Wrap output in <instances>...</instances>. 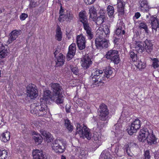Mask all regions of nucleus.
I'll use <instances>...</instances> for the list:
<instances>
[{
    "label": "nucleus",
    "mask_w": 159,
    "mask_h": 159,
    "mask_svg": "<svg viewBox=\"0 0 159 159\" xmlns=\"http://www.w3.org/2000/svg\"><path fill=\"white\" fill-rule=\"evenodd\" d=\"M138 139L139 141L144 143L146 142L149 145L156 144L158 139L152 130L144 128L139 131Z\"/></svg>",
    "instance_id": "1"
},
{
    "label": "nucleus",
    "mask_w": 159,
    "mask_h": 159,
    "mask_svg": "<svg viewBox=\"0 0 159 159\" xmlns=\"http://www.w3.org/2000/svg\"><path fill=\"white\" fill-rule=\"evenodd\" d=\"M79 20L82 23L88 39H92L93 37V35L92 32V29L88 23L87 13L85 11H81L79 13Z\"/></svg>",
    "instance_id": "2"
},
{
    "label": "nucleus",
    "mask_w": 159,
    "mask_h": 159,
    "mask_svg": "<svg viewBox=\"0 0 159 159\" xmlns=\"http://www.w3.org/2000/svg\"><path fill=\"white\" fill-rule=\"evenodd\" d=\"M43 102L34 103L31 106L30 112L31 113L39 116H44L48 112L47 107Z\"/></svg>",
    "instance_id": "3"
},
{
    "label": "nucleus",
    "mask_w": 159,
    "mask_h": 159,
    "mask_svg": "<svg viewBox=\"0 0 159 159\" xmlns=\"http://www.w3.org/2000/svg\"><path fill=\"white\" fill-rule=\"evenodd\" d=\"M136 144L133 143H129L128 144H125L124 147V152L122 150V147L119 144H117L115 149L114 152L116 155V156L120 157L122 156L124 154H126L129 156L132 157L133 154L130 151V148L136 147Z\"/></svg>",
    "instance_id": "4"
},
{
    "label": "nucleus",
    "mask_w": 159,
    "mask_h": 159,
    "mask_svg": "<svg viewBox=\"0 0 159 159\" xmlns=\"http://www.w3.org/2000/svg\"><path fill=\"white\" fill-rule=\"evenodd\" d=\"M105 38L103 36L102 29L99 27L96 31V38L95 40V44L98 48H107L108 47V42Z\"/></svg>",
    "instance_id": "5"
},
{
    "label": "nucleus",
    "mask_w": 159,
    "mask_h": 159,
    "mask_svg": "<svg viewBox=\"0 0 159 159\" xmlns=\"http://www.w3.org/2000/svg\"><path fill=\"white\" fill-rule=\"evenodd\" d=\"M66 147V141L62 139H56L51 145L52 150L56 153H61L65 150Z\"/></svg>",
    "instance_id": "6"
},
{
    "label": "nucleus",
    "mask_w": 159,
    "mask_h": 159,
    "mask_svg": "<svg viewBox=\"0 0 159 159\" xmlns=\"http://www.w3.org/2000/svg\"><path fill=\"white\" fill-rule=\"evenodd\" d=\"M76 126V134H79L81 137L86 138L88 140L91 139V135L89 129L86 126L84 125H81L79 123H77Z\"/></svg>",
    "instance_id": "7"
},
{
    "label": "nucleus",
    "mask_w": 159,
    "mask_h": 159,
    "mask_svg": "<svg viewBox=\"0 0 159 159\" xmlns=\"http://www.w3.org/2000/svg\"><path fill=\"white\" fill-rule=\"evenodd\" d=\"M100 113L99 118L102 121H106L107 123L108 119L109 110L107 106L104 104H101L98 109Z\"/></svg>",
    "instance_id": "8"
},
{
    "label": "nucleus",
    "mask_w": 159,
    "mask_h": 159,
    "mask_svg": "<svg viewBox=\"0 0 159 159\" xmlns=\"http://www.w3.org/2000/svg\"><path fill=\"white\" fill-rule=\"evenodd\" d=\"M141 126V121L138 118L135 119L131 125H129L127 129L128 133L129 135H132L133 134L136 133L140 128Z\"/></svg>",
    "instance_id": "9"
},
{
    "label": "nucleus",
    "mask_w": 159,
    "mask_h": 159,
    "mask_svg": "<svg viewBox=\"0 0 159 159\" xmlns=\"http://www.w3.org/2000/svg\"><path fill=\"white\" fill-rule=\"evenodd\" d=\"M26 94L27 97L31 99H34L38 96V91L35 85L29 84L27 87Z\"/></svg>",
    "instance_id": "10"
},
{
    "label": "nucleus",
    "mask_w": 159,
    "mask_h": 159,
    "mask_svg": "<svg viewBox=\"0 0 159 159\" xmlns=\"http://www.w3.org/2000/svg\"><path fill=\"white\" fill-rule=\"evenodd\" d=\"M118 54V52L116 50H110L107 53L106 57L107 59H110L115 64H117L119 63L120 61Z\"/></svg>",
    "instance_id": "11"
},
{
    "label": "nucleus",
    "mask_w": 159,
    "mask_h": 159,
    "mask_svg": "<svg viewBox=\"0 0 159 159\" xmlns=\"http://www.w3.org/2000/svg\"><path fill=\"white\" fill-rule=\"evenodd\" d=\"M143 42L134 41L131 45V48L133 50L134 49L138 52L141 53L145 50V47Z\"/></svg>",
    "instance_id": "12"
},
{
    "label": "nucleus",
    "mask_w": 159,
    "mask_h": 159,
    "mask_svg": "<svg viewBox=\"0 0 159 159\" xmlns=\"http://www.w3.org/2000/svg\"><path fill=\"white\" fill-rule=\"evenodd\" d=\"M50 86L52 92V95L63 93V89L60 84L57 83H52L50 84Z\"/></svg>",
    "instance_id": "13"
},
{
    "label": "nucleus",
    "mask_w": 159,
    "mask_h": 159,
    "mask_svg": "<svg viewBox=\"0 0 159 159\" xmlns=\"http://www.w3.org/2000/svg\"><path fill=\"white\" fill-rule=\"evenodd\" d=\"M91 59V56H89L88 54L85 55L81 59V63L82 66L85 69L89 68L92 64V61Z\"/></svg>",
    "instance_id": "14"
},
{
    "label": "nucleus",
    "mask_w": 159,
    "mask_h": 159,
    "mask_svg": "<svg viewBox=\"0 0 159 159\" xmlns=\"http://www.w3.org/2000/svg\"><path fill=\"white\" fill-rule=\"evenodd\" d=\"M76 42L79 49L82 50L85 48L86 40L84 36L82 34H81L77 36Z\"/></svg>",
    "instance_id": "15"
},
{
    "label": "nucleus",
    "mask_w": 159,
    "mask_h": 159,
    "mask_svg": "<svg viewBox=\"0 0 159 159\" xmlns=\"http://www.w3.org/2000/svg\"><path fill=\"white\" fill-rule=\"evenodd\" d=\"M56 59V65L57 66H61L64 63L65 57L61 53H59V52L56 50L54 53Z\"/></svg>",
    "instance_id": "16"
},
{
    "label": "nucleus",
    "mask_w": 159,
    "mask_h": 159,
    "mask_svg": "<svg viewBox=\"0 0 159 159\" xmlns=\"http://www.w3.org/2000/svg\"><path fill=\"white\" fill-rule=\"evenodd\" d=\"M124 28V25L123 22L120 20H119L116 25V34L118 36L124 34L125 33Z\"/></svg>",
    "instance_id": "17"
},
{
    "label": "nucleus",
    "mask_w": 159,
    "mask_h": 159,
    "mask_svg": "<svg viewBox=\"0 0 159 159\" xmlns=\"http://www.w3.org/2000/svg\"><path fill=\"white\" fill-rule=\"evenodd\" d=\"M32 154L34 159H47L46 156L43 154V152L41 150H34Z\"/></svg>",
    "instance_id": "18"
},
{
    "label": "nucleus",
    "mask_w": 159,
    "mask_h": 159,
    "mask_svg": "<svg viewBox=\"0 0 159 159\" xmlns=\"http://www.w3.org/2000/svg\"><path fill=\"white\" fill-rule=\"evenodd\" d=\"M76 44L72 43L70 45L69 47V50L67 55V58L68 60H70L75 55L76 51Z\"/></svg>",
    "instance_id": "19"
},
{
    "label": "nucleus",
    "mask_w": 159,
    "mask_h": 159,
    "mask_svg": "<svg viewBox=\"0 0 159 159\" xmlns=\"http://www.w3.org/2000/svg\"><path fill=\"white\" fill-rule=\"evenodd\" d=\"M50 91L48 89H46L44 90L42 97L40 98V102L47 103V101L49 98L51 99V97L52 95H51Z\"/></svg>",
    "instance_id": "20"
},
{
    "label": "nucleus",
    "mask_w": 159,
    "mask_h": 159,
    "mask_svg": "<svg viewBox=\"0 0 159 159\" xmlns=\"http://www.w3.org/2000/svg\"><path fill=\"white\" fill-rule=\"evenodd\" d=\"M102 134L100 132H94L93 133V142L94 143L97 144L98 147L101 145L102 143Z\"/></svg>",
    "instance_id": "21"
},
{
    "label": "nucleus",
    "mask_w": 159,
    "mask_h": 159,
    "mask_svg": "<svg viewBox=\"0 0 159 159\" xmlns=\"http://www.w3.org/2000/svg\"><path fill=\"white\" fill-rule=\"evenodd\" d=\"M150 22L151 25L153 33H156L159 27V22L157 19L153 16L151 17Z\"/></svg>",
    "instance_id": "22"
},
{
    "label": "nucleus",
    "mask_w": 159,
    "mask_h": 159,
    "mask_svg": "<svg viewBox=\"0 0 159 159\" xmlns=\"http://www.w3.org/2000/svg\"><path fill=\"white\" fill-rule=\"evenodd\" d=\"M62 94L63 93H61L59 94L52 95L51 97V99L52 100L55 101L57 104H62L63 102L64 98Z\"/></svg>",
    "instance_id": "23"
},
{
    "label": "nucleus",
    "mask_w": 159,
    "mask_h": 159,
    "mask_svg": "<svg viewBox=\"0 0 159 159\" xmlns=\"http://www.w3.org/2000/svg\"><path fill=\"white\" fill-rule=\"evenodd\" d=\"M20 31L16 30H13L10 34V37L7 40V43L8 44L11 43L15 40L20 34Z\"/></svg>",
    "instance_id": "24"
},
{
    "label": "nucleus",
    "mask_w": 159,
    "mask_h": 159,
    "mask_svg": "<svg viewBox=\"0 0 159 159\" xmlns=\"http://www.w3.org/2000/svg\"><path fill=\"white\" fill-rule=\"evenodd\" d=\"M115 131L114 132L116 137L120 138L123 135L122 128L120 124H116L115 125Z\"/></svg>",
    "instance_id": "25"
},
{
    "label": "nucleus",
    "mask_w": 159,
    "mask_h": 159,
    "mask_svg": "<svg viewBox=\"0 0 159 159\" xmlns=\"http://www.w3.org/2000/svg\"><path fill=\"white\" fill-rule=\"evenodd\" d=\"M9 54V49L5 47L2 43H0V57L4 58Z\"/></svg>",
    "instance_id": "26"
},
{
    "label": "nucleus",
    "mask_w": 159,
    "mask_h": 159,
    "mask_svg": "<svg viewBox=\"0 0 159 159\" xmlns=\"http://www.w3.org/2000/svg\"><path fill=\"white\" fill-rule=\"evenodd\" d=\"M33 139L35 143L38 145L41 144L43 141V139L41 135L37 132L34 131L32 133Z\"/></svg>",
    "instance_id": "27"
},
{
    "label": "nucleus",
    "mask_w": 159,
    "mask_h": 159,
    "mask_svg": "<svg viewBox=\"0 0 159 159\" xmlns=\"http://www.w3.org/2000/svg\"><path fill=\"white\" fill-rule=\"evenodd\" d=\"M89 18L93 21H95L97 16V12L94 7H91L89 9Z\"/></svg>",
    "instance_id": "28"
},
{
    "label": "nucleus",
    "mask_w": 159,
    "mask_h": 159,
    "mask_svg": "<svg viewBox=\"0 0 159 159\" xmlns=\"http://www.w3.org/2000/svg\"><path fill=\"white\" fill-rule=\"evenodd\" d=\"M40 132L41 134L43 136L48 143L51 142L53 140L52 136L49 133L43 130V129L40 130Z\"/></svg>",
    "instance_id": "29"
},
{
    "label": "nucleus",
    "mask_w": 159,
    "mask_h": 159,
    "mask_svg": "<svg viewBox=\"0 0 159 159\" xmlns=\"http://www.w3.org/2000/svg\"><path fill=\"white\" fill-rule=\"evenodd\" d=\"M139 8L140 10L143 12H147L149 9V6L145 1H141L140 2Z\"/></svg>",
    "instance_id": "30"
},
{
    "label": "nucleus",
    "mask_w": 159,
    "mask_h": 159,
    "mask_svg": "<svg viewBox=\"0 0 159 159\" xmlns=\"http://www.w3.org/2000/svg\"><path fill=\"white\" fill-rule=\"evenodd\" d=\"M10 133L8 131H6L3 133L0 136V139L2 141L6 143L10 139Z\"/></svg>",
    "instance_id": "31"
},
{
    "label": "nucleus",
    "mask_w": 159,
    "mask_h": 159,
    "mask_svg": "<svg viewBox=\"0 0 159 159\" xmlns=\"http://www.w3.org/2000/svg\"><path fill=\"white\" fill-rule=\"evenodd\" d=\"M125 2L123 0H117V9L118 11L123 12L124 11Z\"/></svg>",
    "instance_id": "32"
},
{
    "label": "nucleus",
    "mask_w": 159,
    "mask_h": 159,
    "mask_svg": "<svg viewBox=\"0 0 159 159\" xmlns=\"http://www.w3.org/2000/svg\"><path fill=\"white\" fill-rule=\"evenodd\" d=\"M102 29L103 36L105 37H108L110 34V27L108 25H105Z\"/></svg>",
    "instance_id": "33"
},
{
    "label": "nucleus",
    "mask_w": 159,
    "mask_h": 159,
    "mask_svg": "<svg viewBox=\"0 0 159 159\" xmlns=\"http://www.w3.org/2000/svg\"><path fill=\"white\" fill-rule=\"evenodd\" d=\"M62 38V32L61 28L58 27L56 31L55 39L58 41H60L61 40Z\"/></svg>",
    "instance_id": "34"
},
{
    "label": "nucleus",
    "mask_w": 159,
    "mask_h": 159,
    "mask_svg": "<svg viewBox=\"0 0 159 159\" xmlns=\"http://www.w3.org/2000/svg\"><path fill=\"white\" fill-rule=\"evenodd\" d=\"M144 47H145V50H149L152 49V48L153 45L151 41L148 40H146L144 42H143Z\"/></svg>",
    "instance_id": "35"
},
{
    "label": "nucleus",
    "mask_w": 159,
    "mask_h": 159,
    "mask_svg": "<svg viewBox=\"0 0 159 159\" xmlns=\"http://www.w3.org/2000/svg\"><path fill=\"white\" fill-rule=\"evenodd\" d=\"M105 20V16H99V17L97 18L96 17V20L94 21H95L97 25H99L103 23Z\"/></svg>",
    "instance_id": "36"
},
{
    "label": "nucleus",
    "mask_w": 159,
    "mask_h": 159,
    "mask_svg": "<svg viewBox=\"0 0 159 159\" xmlns=\"http://www.w3.org/2000/svg\"><path fill=\"white\" fill-rule=\"evenodd\" d=\"M107 10L108 16L110 17H112L114 12V7L112 6L109 5L107 7Z\"/></svg>",
    "instance_id": "37"
},
{
    "label": "nucleus",
    "mask_w": 159,
    "mask_h": 159,
    "mask_svg": "<svg viewBox=\"0 0 159 159\" xmlns=\"http://www.w3.org/2000/svg\"><path fill=\"white\" fill-rule=\"evenodd\" d=\"M99 78L96 76H93L91 77L90 81L93 84L96 85L101 81L100 80H99Z\"/></svg>",
    "instance_id": "38"
},
{
    "label": "nucleus",
    "mask_w": 159,
    "mask_h": 159,
    "mask_svg": "<svg viewBox=\"0 0 159 159\" xmlns=\"http://www.w3.org/2000/svg\"><path fill=\"white\" fill-rule=\"evenodd\" d=\"M65 125L66 127L69 131H71L73 129V128L69 120L68 119H66L65 120Z\"/></svg>",
    "instance_id": "39"
},
{
    "label": "nucleus",
    "mask_w": 159,
    "mask_h": 159,
    "mask_svg": "<svg viewBox=\"0 0 159 159\" xmlns=\"http://www.w3.org/2000/svg\"><path fill=\"white\" fill-rule=\"evenodd\" d=\"M100 159H111L110 153L108 152L102 153L101 155Z\"/></svg>",
    "instance_id": "40"
},
{
    "label": "nucleus",
    "mask_w": 159,
    "mask_h": 159,
    "mask_svg": "<svg viewBox=\"0 0 159 159\" xmlns=\"http://www.w3.org/2000/svg\"><path fill=\"white\" fill-rule=\"evenodd\" d=\"M135 66L139 69H143L146 67V64L144 62H142L141 61H139L137 62Z\"/></svg>",
    "instance_id": "41"
},
{
    "label": "nucleus",
    "mask_w": 159,
    "mask_h": 159,
    "mask_svg": "<svg viewBox=\"0 0 159 159\" xmlns=\"http://www.w3.org/2000/svg\"><path fill=\"white\" fill-rule=\"evenodd\" d=\"M112 73L113 70L111 68L109 67L106 68L105 69V73L107 78H109Z\"/></svg>",
    "instance_id": "42"
},
{
    "label": "nucleus",
    "mask_w": 159,
    "mask_h": 159,
    "mask_svg": "<svg viewBox=\"0 0 159 159\" xmlns=\"http://www.w3.org/2000/svg\"><path fill=\"white\" fill-rule=\"evenodd\" d=\"M130 115V112L128 111L123 109L121 115V118L123 119L125 118L129 117Z\"/></svg>",
    "instance_id": "43"
},
{
    "label": "nucleus",
    "mask_w": 159,
    "mask_h": 159,
    "mask_svg": "<svg viewBox=\"0 0 159 159\" xmlns=\"http://www.w3.org/2000/svg\"><path fill=\"white\" fill-rule=\"evenodd\" d=\"M66 15L67 21L70 22L73 20L74 16L73 14L71 12L69 11Z\"/></svg>",
    "instance_id": "44"
},
{
    "label": "nucleus",
    "mask_w": 159,
    "mask_h": 159,
    "mask_svg": "<svg viewBox=\"0 0 159 159\" xmlns=\"http://www.w3.org/2000/svg\"><path fill=\"white\" fill-rule=\"evenodd\" d=\"M7 157V152L6 150H0V157H1V159H6Z\"/></svg>",
    "instance_id": "45"
},
{
    "label": "nucleus",
    "mask_w": 159,
    "mask_h": 159,
    "mask_svg": "<svg viewBox=\"0 0 159 159\" xmlns=\"http://www.w3.org/2000/svg\"><path fill=\"white\" fill-rule=\"evenodd\" d=\"M70 68L72 72L75 75H77L79 74V70L75 65H71Z\"/></svg>",
    "instance_id": "46"
},
{
    "label": "nucleus",
    "mask_w": 159,
    "mask_h": 159,
    "mask_svg": "<svg viewBox=\"0 0 159 159\" xmlns=\"http://www.w3.org/2000/svg\"><path fill=\"white\" fill-rule=\"evenodd\" d=\"M129 56L130 58L133 61H135L137 60V55L134 52L130 51L129 53Z\"/></svg>",
    "instance_id": "47"
},
{
    "label": "nucleus",
    "mask_w": 159,
    "mask_h": 159,
    "mask_svg": "<svg viewBox=\"0 0 159 159\" xmlns=\"http://www.w3.org/2000/svg\"><path fill=\"white\" fill-rule=\"evenodd\" d=\"M139 27L140 29H144L145 32L146 33H148V28L145 23L143 22L139 24Z\"/></svg>",
    "instance_id": "48"
},
{
    "label": "nucleus",
    "mask_w": 159,
    "mask_h": 159,
    "mask_svg": "<svg viewBox=\"0 0 159 159\" xmlns=\"http://www.w3.org/2000/svg\"><path fill=\"white\" fill-rule=\"evenodd\" d=\"M152 66L154 68H158L159 66V61L157 58H154L152 60Z\"/></svg>",
    "instance_id": "49"
},
{
    "label": "nucleus",
    "mask_w": 159,
    "mask_h": 159,
    "mask_svg": "<svg viewBox=\"0 0 159 159\" xmlns=\"http://www.w3.org/2000/svg\"><path fill=\"white\" fill-rule=\"evenodd\" d=\"M100 72L103 73V71L99 69H97L93 70L92 73V76H95L97 77L98 74Z\"/></svg>",
    "instance_id": "50"
},
{
    "label": "nucleus",
    "mask_w": 159,
    "mask_h": 159,
    "mask_svg": "<svg viewBox=\"0 0 159 159\" xmlns=\"http://www.w3.org/2000/svg\"><path fill=\"white\" fill-rule=\"evenodd\" d=\"M58 20L60 22H63L65 20L66 21V15H59Z\"/></svg>",
    "instance_id": "51"
},
{
    "label": "nucleus",
    "mask_w": 159,
    "mask_h": 159,
    "mask_svg": "<svg viewBox=\"0 0 159 159\" xmlns=\"http://www.w3.org/2000/svg\"><path fill=\"white\" fill-rule=\"evenodd\" d=\"M144 156L145 159H150L151 157L149 151L147 150L144 152Z\"/></svg>",
    "instance_id": "52"
},
{
    "label": "nucleus",
    "mask_w": 159,
    "mask_h": 159,
    "mask_svg": "<svg viewBox=\"0 0 159 159\" xmlns=\"http://www.w3.org/2000/svg\"><path fill=\"white\" fill-rule=\"evenodd\" d=\"M28 16L27 14L25 13H22L20 16V19L21 20H25Z\"/></svg>",
    "instance_id": "53"
},
{
    "label": "nucleus",
    "mask_w": 159,
    "mask_h": 159,
    "mask_svg": "<svg viewBox=\"0 0 159 159\" xmlns=\"http://www.w3.org/2000/svg\"><path fill=\"white\" fill-rule=\"evenodd\" d=\"M78 105H80V106H83L86 103L83 100L81 99H79L77 103Z\"/></svg>",
    "instance_id": "54"
},
{
    "label": "nucleus",
    "mask_w": 159,
    "mask_h": 159,
    "mask_svg": "<svg viewBox=\"0 0 159 159\" xmlns=\"http://www.w3.org/2000/svg\"><path fill=\"white\" fill-rule=\"evenodd\" d=\"M100 16H105V11L103 9H101L99 11Z\"/></svg>",
    "instance_id": "55"
},
{
    "label": "nucleus",
    "mask_w": 159,
    "mask_h": 159,
    "mask_svg": "<svg viewBox=\"0 0 159 159\" xmlns=\"http://www.w3.org/2000/svg\"><path fill=\"white\" fill-rule=\"evenodd\" d=\"M95 0H84V2L87 5L92 4Z\"/></svg>",
    "instance_id": "56"
},
{
    "label": "nucleus",
    "mask_w": 159,
    "mask_h": 159,
    "mask_svg": "<svg viewBox=\"0 0 159 159\" xmlns=\"http://www.w3.org/2000/svg\"><path fill=\"white\" fill-rule=\"evenodd\" d=\"M140 16V14L139 12H137L135 14L134 16V19L135 18L136 19H138Z\"/></svg>",
    "instance_id": "57"
},
{
    "label": "nucleus",
    "mask_w": 159,
    "mask_h": 159,
    "mask_svg": "<svg viewBox=\"0 0 159 159\" xmlns=\"http://www.w3.org/2000/svg\"><path fill=\"white\" fill-rule=\"evenodd\" d=\"M64 10L62 8V7L61 6L59 12V15H62L64 14Z\"/></svg>",
    "instance_id": "58"
},
{
    "label": "nucleus",
    "mask_w": 159,
    "mask_h": 159,
    "mask_svg": "<svg viewBox=\"0 0 159 159\" xmlns=\"http://www.w3.org/2000/svg\"><path fill=\"white\" fill-rule=\"evenodd\" d=\"M102 124H98V125H100L101 127L102 128V127H103L105 125V123L104 122H102L101 123Z\"/></svg>",
    "instance_id": "59"
},
{
    "label": "nucleus",
    "mask_w": 159,
    "mask_h": 159,
    "mask_svg": "<svg viewBox=\"0 0 159 159\" xmlns=\"http://www.w3.org/2000/svg\"><path fill=\"white\" fill-rule=\"evenodd\" d=\"M76 149L78 151H77L75 154H77L79 153L80 152L78 151L79 150H80V148H76Z\"/></svg>",
    "instance_id": "60"
},
{
    "label": "nucleus",
    "mask_w": 159,
    "mask_h": 159,
    "mask_svg": "<svg viewBox=\"0 0 159 159\" xmlns=\"http://www.w3.org/2000/svg\"><path fill=\"white\" fill-rule=\"evenodd\" d=\"M103 73H101L100 72V73H98V76H97V77L98 78H99L100 77V76H101L102 75Z\"/></svg>",
    "instance_id": "61"
},
{
    "label": "nucleus",
    "mask_w": 159,
    "mask_h": 159,
    "mask_svg": "<svg viewBox=\"0 0 159 159\" xmlns=\"http://www.w3.org/2000/svg\"><path fill=\"white\" fill-rule=\"evenodd\" d=\"M67 106H66V111L67 112H69L70 111V109L69 108L68 109H67Z\"/></svg>",
    "instance_id": "62"
},
{
    "label": "nucleus",
    "mask_w": 159,
    "mask_h": 159,
    "mask_svg": "<svg viewBox=\"0 0 159 159\" xmlns=\"http://www.w3.org/2000/svg\"><path fill=\"white\" fill-rule=\"evenodd\" d=\"M118 39H116H116H115V40H114V41L115 42V43H116L117 44H118V43H117V42H118Z\"/></svg>",
    "instance_id": "63"
},
{
    "label": "nucleus",
    "mask_w": 159,
    "mask_h": 159,
    "mask_svg": "<svg viewBox=\"0 0 159 159\" xmlns=\"http://www.w3.org/2000/svg\"><path fill=\"white\" fill-rule=\"evenodd\" d=\"M61 159H66V157L64 156H62V157H61Z\"/></svg>",
    "instance_id": "64"
}]
</instances>
